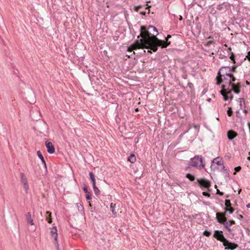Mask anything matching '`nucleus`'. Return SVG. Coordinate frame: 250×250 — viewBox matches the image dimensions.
Instances as JSON below:
<instances>
[{"instance_id": "bf43d9fd", "label": "nucleus", "mask_w": 250, "mask_h": 250, "mask_svg": "<svg viewBox=\"0 0 250 250\" xmlns=\"http://www.w3.org/2000/svg\"><path fill=\"white\" fill-rule=\"evenodd\" d=\"M199 125H194V127L196 129H199Z\"/></svg>"}, {"instance_id": "4468645a", "label": "nucleus", "mask_w": 250, "mask_h": 250, "mask_svg": "<svg viewBox=\"0 0 250 250\" xmlns=\"http://www.w3.org/2000/svg\"><path fill=\"white\" fill-rule=\"evenodd\" d=\"M238 135V133L232 129H230L227 132V137L229 140H232L234 139Z\"/></svg>"}, {"instance_id": "4d7b16f0", "label": "nucleus", "mask_w": 250, "mask_h": 250, "mask_svg": "<svg viewBox=\"0 0 250 250\" xmlns=\"http://www.w3.org/2000/svg\"><path fill=\"white\" fill-rule=\"evenodd\" d=\"M54 240H55V243H57V242H58V235H55L54 236Z\"/></svg>"}, {"instance_id": "774afa93", "label": "nucleus", "mask_w": 250, "mask_h": 250, "mask_svg": "<svg viewBox=\"0 0 250 250\" xmlns=\"http://www.w3.org/2000/svg\"><path fill=\"white\" fill-rule=\"evenodd\" d=\"M247 159H248L249 161H250V156H248V157Z\"/></svg>"}, {"instance_id": "473e14b6", "label": "nucleus", "mask_w": 250, "mask_h": 250, "mask_svg": "<svg viewBox=\"0 0 250 250\" xmlns=\"http://www.w3.org/2000/svg\"><path fill=\"white\" fill-rule=\"evenodd\" d=\"M203 234L205 236L209 237L211 235V231L206 229L203 232Z\"/></svg>"}, {"instance_id": "2f4dec72", "label": "nucleus", "mask_w": 250, "mask_h": 250, "mask_svg": "<svg viewBox=\"0 0 250 250\" xmlns=\"http://www.w3.org/2000/svg\"><path fill=\"white\" fill-rule=\"evenodd\" d=\"M115 205H116V204H114L113 203H111L110 205L111 210L112 212L113 213V214H115L116 213V212L115 211V208H114Z\"/></svg>"}, {"instance_id": "ea45409f", "label": "nucleus", "mask_w": 250, "mask_h": 250, "mask_svg": "<svg viewBox=\"0 0 250 250\" xmlns=\"http://www.w3.org/2000/svg\"><path fill=\"white\" fill-rule=\"evenodd\" d=\"M234 169L235 171L233 173L234 175L236 174L237 172L239 171L241 169V167L240 166L236 167H235Z\"/></svg>"}, {"instance_id": "680f3d73", "label": "nucleus", "mask_w": 250, "mask_h": 250, "mask_svg": "<svg viewBox=\"0 0 250 250\" xmlns=\"http://www.w3.org/2000/svg\"><path fill=\"white\" fill-rule=\"evenodd\" d=\"M88 206H89V207H90L91 208H92V204H91V203L90 202H89Z\"/></svg>"}, {"instance_id": "c85d7f7f", "label": "nucleus", "mask_w": 250, "mask_h": 250, "mask_svg": "<svg viewBox=\"0 0 250 250\" xmlns=\"http://www.w3.org/2000/svg\"><path fill=\"white\" fill-rule=\"evenodd\" d=\"M225 212L226 213L228 212L229 214H232L235 210V208H232V207L229 208H224Z\"/></svg>"}, {"instance_id": "69168bd1", "label": "nucleus", "mask_w": 250, "mask_h": 250, "mask_svg": "<svg viewBox=\"0 0 250 250\" xmlns=\"http://www.w3.org/2000/svg\"><path fill=\"white\" fill-rule=\"evenodd\" d=\"M243 112H244L245 114H247V113H248V111H247V110H246V109H244Z\"/></svg>"}, {"instance_id": "a878e982", "label": "nucleus", "mask_w": 250, "mask_h": 250, "mask_svg": "<svg viewBox=\"0 0 250 250\" xmlns=\"http://www.w3.org/2000/svg\"><path fill=\"white\" fill-rule=\"evenodd\" d=\"M225 208H229L231 207L232 204L230 202V200L229 199H226L225 201Z\"/></svg>"}, {"instance_id": "bb28decb", "label": "nucleus", "mask_w": 250, "mask_h": 250, "mask_svg": "<svg viewBox=\"0 0 250 250\" xmlns=\"http://www.w3.org/2000/svg\"><path fill=\"white\" fill-rule=\"evenodd\" d=\"M92 186L95 194L96 196L99 195L100 193V191L99 189V188L96 187V185H95V186L93 185Z\"/></svg>"}, {"instance_id": "09e8293b", "label": "nucleus", "mask_w": 250, "mask_h": 250, "mask_svg": "<svg viewBox=\"0 0 250 250\" xmlns=\"http://www.w3.org/2000/svg\"><path fill=\"white\" fill-rule=\"evenodd\" d=\"M229 80H228L227 78H226V76H223V82H225V83H226V82H228V81Z\"/></svg>"}, {"instance_id": "de8ad7c7", "label": "nucleus", "mask_w": 250, "mask_h": 250, "mask_svg": "<svg viewBox=\"0 0 250 250\" xmlns=\"http://www.w3.org/2000/svg\"><path fill=\"white\" fill-rule=\"evenodd\" d=\"M188 85L189 88H190L191 89H192L194 88V85L191 83H188Z\"/></svg>"}, {"instance_id": "e433bc0d", "label": "nucleus", "mask_w": 250, "mask_h": 250, "mask_svg": "<svg viewBox=\"0 0 250 250\" xmlns=\"http://www.w3.org/2000/svg\"><path fill=\"white\" fill-rule=\"evenodd\" d=\"M85 198L87 201L91 200V194L90 192L86 193Z\"/></svg>"}, {"instance_id": "0e129e2a", "label": "nucleus", "mask_w": 250, "mask_h": 250, "mask_svg": "<svg viewBox=\"0 0 250 250\" xmlns=\"http://www.w3.org/2000/svg\"><path fill=\"white\" fill-rule=\"evenodd\" d=\"M247 208H250V203L246 205Z\"/></svg>"}, {"instance_id": "603ef678", "label": "nucleus", "mask_w": 250, "mask_h": 250, "mask_svg": "<svg viewBox=\"0 0 250 250\" xmlns=\"http://www.w3.org/2000/svg\"><path fill=\"white\" fill-rule=\"evenodd\" d=\"M171 38V35H167V37H165V40L168 41V40Z\"/></svg>"}, {"instance_id": "79ce46f5", "label": "nucleus", "mask_w": 250, "mask_h": 250, "mask_svg": "<svg viewBox=\"0 0 250 250\" xmlns=\"http://www.w3.org/2000/svg\"><path fill=\"white\" fill-rule=\"evenodd\" d=\"M246 59H247L250 62V51L247 52V55L245 58V60Z\"/></svg>"}, {"instance_id": "f8f14e48", "label": "nucleus", "mask_w": 250, "mask_h": 250, "mask_svg": "<svg viewBox=\"0 0 250 250\" xmlns=\"http://www.w3.org/2000/svg\"><path fill=\"white\" fill-rule=\"evenodd\" d=\"M231 88H229V90L232 92V91L235 94H239L241 91V88L242 84L241 83H233L230 85Z\"/></svg>"}, {"instance_id": "b1692460", "label": "nucleus", "mask_w": 250, "mask_h": 250, "mask_svg": "<svg viewBox=\"0 0 250 250\" xmlns=\"http://www.w3.org/2000/svg\"><path fill=\"white\" fill-rule=\"evenodd\" d=\"M186 177L191 182H193L195 180V176L190 173H187L186 175Z\"/></svg>"}, {"instance_id": "6ab92c4d", "label": "nucleus", "mask_w": 250, "mask_h": 250, "mask_svg": "<svg viewBox=\"0 0 250 250\" xmlns=\"http://www.w3.org/2000/svg\"><path fill=\"white\" fill-rule=\"evenodd\" d=\"M51 215L52 213L49 211H47L45 213L46 220L48 222L49 224H51L52 223Z\"/></svg>"}, {"instance_id": "a18cd8bd", "label": "nucleus", "mask_w": 250, "mask_h": 250, "mask_svg": "<svg viewBox=\"0 0 250 250\" xmlns=\"http://www.w3.org/2000/svg\"><path fill=\"white\" fill-rule=\"evenodd\" d=\"M216 194L219 195L220 196H223L224 195V192L220 191L219 189H217Z\"/></svg>"}, {"instance_id": "7ed1b4c3", "label": "nucleus", "mask_w": 250, "mask_h": 250, "mask_svg": "<svg viewBox=\"0 0 250 250\" xmlns=\"http://www.w3.org/2000/svg\"><path fill=\"white\" fill-rule=\"evenodd\" d=\"M205 164L203 162V158L201 155H196L190 159L188 166L185 168L186 170L189 169L191 167H197L199 169L204 168Z\"/></svg>"}, {"instance_id": "423d86ee", "label": "nucleus", "mask_w": 250, "mask_h": 250, "mask_svg": "<svg viewBox=\"0 0 250 250\" xmlns=\"http://www.w3.org/2000/svg\"><path fill=\"white\" fill-rule=\"evenodd\" d=\"M143 48H146V47L144 42H141L140 39V40L136 41L134 43L128 47L127 50L131 52L133 51L134 50Z\"/></svg>"}, {"instance_id": "ddd939ff", "label": "nucleus", "mask_w": 250, "mask_h": 250, "mask_svg": "<svg viewBox=\"0 0 250 250\" xmlns=\"http://www.w3.org/2000/svg\"><path fill=\"white\" fill-rule=\"evenodd\" d=\"M45 144L47 148V152L50 154L54 153L55 152V148L52 143L51 142L46 141Z\"/></svg>"}, {"instance_id": "f03ea898", "label": "nucleus", "mask_w": 250, "mask_h": 250, "mask_svg": "<svg viewBox=\"0 0 250 250\" xmlns=\"http://www.w3.org/2000/svg\"><path fill=\"white\" fill-rule=\"evenodd\" d=\"M149 43H146V49H150L148 52L151 53V50L154 52L157 51L159 47H161L162 48H167L171 44L170 41H166V40H162L156 38V39H152L149 40Z\"/></svg>"}, {"instance_id": "c756f323", "label": "nucleus", "mask_w": 250, "mask_h": 250, "mask_svg": "<svg viewBox=\"0 0 250 250\" xmlns=\"http://www.w3.org/2000/svg\"><path fill=\"white\" fill-rule=\"evenodd\" d=\"M235 55L233 52H230L229 59L232 61L233 63H235Z\"/></svg>"}, {"instance_id": "6e6d98bb", "label": "nucleus", "mask_w": 250, "mask_h": 250, "mask_svg": "<svg viewBox=\"0 0 250 250\" xmlns=\"http://www.w3.org/2000/svg\"><path fill=\"white\" fill-rule=\"evenodd\" d=\"M227 52L228 53H229V54L230 53V52H231V48L230 47H228V48L227 49Z\"/></svg>"}, {"instance_id": "2eb2a0df", "label": "nucleus", "mask_w": 250, "mask_h": 250, "mask_svg": "<svg viewBox=\"0 0 250 250\" xmlns=\"http://www.w3.org/2000/svg\"><path fill=\"white\" fill-rule=\"evenodd\" d=\"M213 163L216 164L217 166H222L224 164V162L222 161V158L220 157H217L213 159L211 161V167H212Z\"/></svg>"}, {"instance_id": "cd10ccee", "label": "nucleus", "mask_w": 250, "mask_h": 250, "mask_svg": "<svg viewBox=\"0 0 250 250\" xmlns=\"http://www.w3.org/2000/svg\"><path fill=\"white\" fill-rule=\"evenodd\" d=\"M21 182L22 184L28 182L26 178L24 176V174L23 173H21Z\"/></svg>"}, {"instance_id": "8fccbe9b", "label": "nucleus", "mask_w": 250, "mask_h": 250, "mask_svg": "<svg viewBox=\"0 0 250 250\" xmlns=\"http://www.w3.org/2000/svg\"><path fill=\"white\" fill-rule=\"evenodd\" d=\"M229 99H230V100H232L233 99L234 97L232 94V92H231V94H229Z\"/></svg>"}, {"instance_id": "f704fd0d", "label": "nucleus", "mask_w": 250, "mask_h": 250, "mask_svg": "<svg viewBox=\"0 0 250 250\" xmlns=\"http://www.w3.org/2000/svg\"><path fill=\"white\" fill-rule=\"evenodd\" d=\"M236 217L238 219L242 220L244 218L243 215L240 213V211H236Z\"/></svg>"}, {"instance_id": "72a5a7b5", "label": "nucleus", "mask_w": 250, "mask_h": 250, "mask_svg": "<svg viewBox=\"0 0 250 250\" xmlns=\"http://www.w3.org/2000/svg\"><path fill=\"white\" fill-rule=\"evenodd\" d=\"M23 188L26 193L28 192V190L29 189V186L28 184V182L23 184Z\"/></svg>"}, {"instance_id": "49530a36", "label": "nucleus", "mask_w": 250, "mask_h": 250, "mask_svg": "<svg viewBox=\"0 0 250 250\" xmlns=\"http://www.w3.org/2000/svg\"><path fill=\"white\" fill-rule=\"evenodd\" d=\"M228 221H229V225H230L231 226L235 224V222L233 220H229Z\"/></svg>"}, {"instance_id": "20e7f679", "label": "nucleus", "mask_w": 250, "mask_h": 250, "mask_svg": "<svg viewBox=\"0 0 250 250\" xmlns=\"http://www.w3.org/2000/svg\"><path fill=\"white\" fill-rule=\"evenodd\" d=\"M230 71L229 66H222L220 68L216 77L217 85H220L223 83V76H226Z\"/></svg>"}, {"instance_id": "f257e3e1", "label": "nucleus", "mask_w": 250, "mask_h": 250, "mask_svg": "<svg viewBox=\"0 0 250 250\" xmlns=\"http://www.w3.org/2000/svg\"><path fill=\"white\" fill-rule=\"evenodd\" d=\"M158 34L159 32L156 27L149 25L147 27L145 25H142L140 27V34L137 38L141 37V42L146 45V43H149V40L156 39Z\"/></svg>"}, {"instance_id": "338daca9", "label": "nucleus", "mask_w": 250, "mask_h": 250, "mask_svg": "<svg viewBox=\"0 0 250 250\" xmlns=\"http://www.w3.org/2000/svg\"><path fill=\"white\" fill-rule=\"evenodd\" d=\"M208 39H211V40L213 39V37H212L211 36H209V37L208 38Z\"/></svg>"}, {"instance_id": "864d4df0", "label": "nucleus", "mask_w": 250, "mask_h": 250, "mask_svg": "<svg viewBox=\"0 0 250 250\" xmlns=\"http://www.w3.org/2000/svg\"><path fill=\"white\" fill-rule=\"evenodd\" d=\"M55 246H56L57 250H59L58 242H57V243H55Z\"/></svg>"}, {"instance_id": "9b49d317", "label": "nucleus", "mask_w": 250, "mask_h": 250, "mask_svg": "<svg viewBox=\"0 0 250 250\" xmlns=\"http://www.w3.org/2000/svg\"><path fill=\"white\" fill-rule=\"evenodd\" d=\"M230 6L229 3L226 2H223L221 4H219L217 6L216 9L219 11L221 13L225 12L227 10H229L230 9Z\"/></svg>"}, {"instance_id": "a211bd4d", "label": "nucleus", "mask_w": 250, "mask_h": 250, "mask_svg": "<svg viewBox=\"0 0 250 250\" xmlns=\"http://www.w3.org/2000/svg\"><path fill=\"white\" fill-rule=\"evenodd\" d=\"M37 154L38 156L41 159L42 163L43 164L44 167H45V168H46L47 167H46V162H45V159H44L42 152H41V151L40 150L38 151L37 152Z\"/></svg>"}, {"instance_id": "aec40b11", "label": "nucleus", "mask_w": 250, "mask_h": 250, "mask_svg": "<svg viewBox=\"0 0 250 250\" xmlns=\"http://www.w3.org/2000/svg\"><path fill=\"white\" fill-rule=\"evenodd\" d=\"M236 81V78L234 76H233L228 81V82H226V83L222 84V85H229V87L232 84L234 83V82Z\"/></svg>"}, {"instance_id": "f3484780", "label": "nucleus", "mask_w": 250, "mask_h": 250, "mask_svg": "<svg viewBox=\"0 0 250 250\" xmlns=\"http://www.w3.org/2000/svg\"><path fill=\"white\" fill-rule=\"evenodd\" d=\"M222 225H223L224 227L229 232L231 233L232 231V229L230 228L231 225H229L228 219H227V221L224 222Z\"/></svg>"}, {"instance_id": "5fc2aeb1", "label": "nucleus", "mask_w": 250, "mask_h": 250, "mask_svg": "<svg viewBox=\"0 0 250 250\" xmlns=\"http://www.w3.org/2000/svg\"><path fill=\"white\" fill-rule=\"evenodd\" d=\"M236 117H237L240 118V116H239L240 112H239V110H237L236 111Z\"/></svg>"}, {"instance_id": "58836bf2", "label": "nucleus", "mask_w": 250, "mask_h": 250, "mask_svg": "<svg viewBox=\"0 0 250 250\" xmlns=\"http://www.w3.org/2000/svg\"><path fill=\"white\" fill-rule=\"evenodd\" d=\"M83 191H84V192L85 193L89 192L88 190L87 186L85 184H83Z\"/></svg>"}, {"instance_id": "5701e85b", "label": "nucleus", "mask_w": 250, "mask_h": 250, "mask_svg": "<svg viewBox=\"0 0 250 250\" xmlns=\"http://www.w3.org/2000/svg\"><path fill=\"white\" fill-rule=\"evenodd\" d=\"M221 171H223L224 174H226V176L227 177H229V171L226 168L225 166L224 165V164L223 165H222L221 168L220 169Z\"/></svg>"}, {"instance_id": "c03bdc74", "label": "nucleus", "mask_w": 250, "mask_h": 250, "mask_svg": "<svg viewBox=\"0 0 250 250\" xmlns=\"http://www.w3.org/2000/svg\"><path fill=\"white\" fill-rule=\"evenodd\" d=\"M213 41L212 40L209 41L207 42L206 43L205 45L207 46H209L211 44L213 43Z\"/></svg>"}, {"instance_id": "9d476101", "label": "nucleus", "mask_w": 250, "mask_h": 250, "mask_svg": "<svg viewBox=\"0 0 250 250\" xmlns=\"http://www.w3.org/2000/svg\"><path fill=\"white\" fill-rule=\"evenodd\" d=\"M216 219L218 223L222 224L227 221L226 213L225 212H217L216 213Z\"/></svg>"}, {"instance_id": "4c0bfd02", "label": "nucleus", "mask_w": 250, "mask_h": 250, "mask_svg": "<svg viewBox=\"0 0 250 250\" xmlns=\"http://www.w3.org/2000/svg\"><path fill=\"white\" fill-rule=\"evenodd\" d=\"M244 103V104H245L244 102V99L243 98H239V105L240 107V108L241 109L242 108V103Z\"/></svg>"}, {"instance_id": "3c124183", "label": "nucleus", "mask_w": 250, "mask_h": 250, "mask_svg": "<svg viewBox=\"0 0 250 250\" xmlns=\"http://www.w3.org/2000/svg\"><path fill=\"white\" fill-rule=\"evenodd\" d=\"M233 76H234L233 74H232L230 72L228 73V74L226 75V76L229 77V79H230Z\"/></svg>"}, {"instance_id": "4be33fe9", "label": "nucleus", "mask_w": 250, "mask_h": 250, "mask_svg": "<svg viewBox=\"0 0 250 250\" xmlns=\"http://www.w3.org/2000/svg\"><path fill=\"white\" fill-rule=\"evenodd\" d=\"M89 177H90V179L91 180V181L92 183V186L93 185L95 186V185H96V180H95L94 174L93 173V172L90 171L89 172Z\"/></svg>"}, {"instance_id": "13d9d810", "label": "nucleus", "mask_w": 250, "mask_h": 250, "mask_svg": "<svg viewBox=\"0 0 250 250\" xmlns=\"http://www.w3.org/2000/svg\"><path fill=\"white\" fill-rule=\"evenodd\" d=\"M140 14L141 15H143V16H145L146 15V12L145 11H141L140 12Z\"/></svg>"}, {"instance_id": "dca6fc26", "label": "nucleus", "mask_w": 250, "mask_h": 250, "mask_svg": "<svg viewBox=\"0 0 250 250\" xmlns=\"http://www.w3.org/2000/svg\"><path fill=\"white\" fill-rule=\"evenodd\" d=\"M26 219L28 224H30V225H34L33 220L31 218V214L30 212H27V213L26 214Z\"/></svg>"}, {"instance_id": "7c9ffc66", "label": "nucleus", "mask_w": 250, "mask_h": 250, "mask_svg": "<svg viewBox=\"0 0 250 250\" xmlns=\"http://www.w3.org/2000/svg\"><path fill=\"white\" fill-rule=\"evenodd\" d=\"M227 114L229 117H231L233 115L232 109L231 107H229L227 110Z\"/></svg>"}, {"instance_id": "e2e57ef3", "label": "nucleus", "mask_w": 250, "mask_h": 250, "mask_svg": "<svg viewBox=\"0 0 250 250\" xmlns=\"http://www.w3.org/2000/svg\"><path fill=\"white\" fill-rule=\"evenodd\" d=\"M246 84H247V85H250V83L249 81H246Z\"/></svg>"}, {"instance_id": "393cba45", "label": "nucleus", "mask_w": 250, "mask_h": 250, "mask_svg": "<svg viewBox=\"0 0 250 250\" xmlns=\"http://www.w3.org/2000/svg\"><path fill=\"white\" fill-rule=\"evenodd\" d=\"M50 234H51V235L52 237H54V236H55L56 235H58L57 229L56 227L54 226V227L52 228V230H51V231H50Z\"/></svg>"}, {"instance_id": "39448f33", "label": "nucleus", "mask_w": 250, "mask_h": 250, "mask_svg": "<svg viewBox=\"0 0 250 250\" xmlns=\"http://www.w3.org/2000/svg\"><path fill=\"white\" fill-rule=\"evenodd\" d=\"M197 183L202 190L207 189L210 191L209 188L211 187V182L208 180L203 178L197 179Z\"/></svg>"}, {"instance_id": "0eeeda50", "label": "nucleus", "mask_w": 250, "mask_h": 250, "mask_svg": "<svg viewBox=\"0 0 250 250\" xmlns=\"http://www.w3.org/2000/svg\"><path fill=\"white\" fill-rule=\"evenodd\" d=\"M222 90H220V93L223 96V100L227 101L229 99V94H231L229 90V85H221Z\"/></svg>"}, {"instance_id": "412c9836", "label": "nucleus", "mask_w": 250, "mask_h": 250, "mask_svg": "<svg viewBox=\"0 0 250 250\" xmlns=\"http://www.w3.org/2000/svg\"><path fill=\"white\" fill-rule=\"evenodd\" d=\"M127 160L130 162L131 163H134L136 160L135 155L132 153L130 155V156L128 157Z\"/></svg>"}, {"instance_id": "052dcab7", "label": "nucleus", "mask_w": 250, "mask_h": 250, "mask_svg": "<svg viewBox=\"0 0 250 250\" xmlns=\"http://www.w3.org/2000/svg\"><path fill=\"white\" fill-rule=\"evenodd\" d=\"M150 7H151V6L147 5V6L146 7V9H148V12H149V11H150L149 8Z\"/></svg>"}, {"instance_id": "1a4fd4ad", "label": "nucleus", "mask_w": 250, "mask_h": 250, "mask_svg": "<svg viewBox=\"0 0 250 250\" xmlns=\"http://www.w3.org/2000/svg\"><path fill=\"white\" fill-rule=\"evenodd\" d=\"M213 237L222 243L227 239L224 235L222 230H215L213 234Z\"/></svg>"}, {"instance_id": "37998d69", "label": "nucleus", "mask_w": 250, "mask_h": 250, "mask_svg": "<svg viewBox=\"0 0 250 250\" xmlns=\"http://www.w3.org/2000/svg\"><path fill=\"white\" fill-rule=\"evenodd\" d=\"M202 194L205 196H206V197H210V193L208 192H207V191H203L202 192Z\"/></svg>"}, {"instance_id": "a19ab883", "label": "nucleus", "mask_w": 250, "mask_h": 250, "mask_svg": "<svg viewBox=\"0 0 250 250\" xmlns=\"http://www.w3.org/2000/svg\"><path fill=\"white\" fill-rule=\"evenodd\" d=\"M142 7V5H138V6H135L134 8V10L136 11V12H138L139 11V10Z\"/></svg>"}, {"instance_id": "c9c22d12", "label": "nucleus", "mask_w": 250, "mask_h": 250, "mask_svg": "<svg viewBox=\"0 0 250 250\" xmlns=\"http://www.w3.org/2000/svg\"><path fill=\"white\" fill-rule=\"evenodd\" d=\"M237 66L236 65H233L231 67H230V72H233V73H236L237 72Z\"/></svg>"}, {"instance_id": "6e6552de", "label": "nucleus", "mask_w": 250, "mask_h": 250, "mask_svg": "<svg viewBox=\"0 0 250 250\" xmlns=\"http://www.w3.org/2000/svg\"><path fill=\"white\" fill-rule=\"evenodd\" d=\"M223 245L226 250H234L238 247V245L234 242L229 241L226 239L223 243Z\"/></svg>"}]
</instances>
